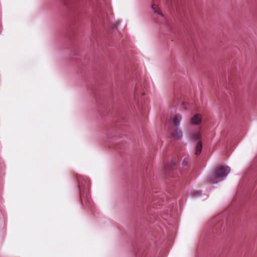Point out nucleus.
Segmentation results:
<instances>
[{
	"mask_svg": "<svg viewBox=\"0 0 257 257\" xmlns=\"http://www.w3.org/2000/svg\"><path fill=\"white\" fill-rule=\"evenodd\" d=\"M152 8L154 10V12L155 13H157V14L160 15L161 16H163V15L162 13V12H161V11L160 10V9L157 6H156L155 5H152Z\"/></svg>",
	"mask_w": 257,
	"mask_h": 257,
	"instance_id": "423d86ee",
	"label": "nucleus"
},
{
	"mask_svg": "<svg viewBox=\"0 0 257 257\" xmlns=\"http://www.w3.org/2000/svg\"><path fill=\"white\" fill-rule=\"evenodd\" d=\"M177 165V162H171L168 164V167L176 169Z\"/></svg>",
	"mask_w": 257,
	"mask_h": 257,
	"instance_id": "6e6552de",
	"label": "nucleus"
},
{
	"mask_svg": "<svg viewBox=\"0 0 257 257\" xmlns=\"http://www.w3.org/2000/svg\"><path fill=\"white\" fill-rule=\"evenodd\" d=\"M181 117L179 114H176L170 118L169 128L171 137L177 140H181L183 137V133L180 127Z\"/></svg>",
	"mask_w": 257,
	"mask_h": 257,
	"instance_id": "f257e3e1",
	"label": "nucleus"
},
{
	"mask_svg": "<svg viewBox=\"0 0 257 257\" xmlns=\"http://www.w3.org/2000/svg\"><path fill=\"white\" fill-rule=\"evenodd\" d=\"M202 120V116L200 114H195L193 117L191 119V122L195 125L199 124Z\"/></svg>",
	"mask_w": 257,
	"mask_h": 257,
	"instance_id": "20e7f679",
	"label": "nucleus"
},
{
	"mask_svg": "<svg viewBox=\"0 0 257 257\" xmlns=\"http://www.w3.org/2000/svg\"><path fill=\"white\" fill-rule=\"evenodd\" d=\"M192 195L193 197H197L201 195V192L195 191L192 193Z\"/></svg>",
	"mask_w": 257,
	"mask_h": 257,
	"instance_id": "1a4fd4ad",
	"label": "nucleus"
},
{
	"mask_svg": "<svg viewBox=\"0 0 257 257\" xmlns=\"http://www.w3.org/2000/svg\"><path fill=\"white\" fill-rule=\"evenodd\" d=\"M189 161H190V158L188 157L185 158L182 162V164H181L182 166L183 167H185L187 166L189 164Z\"/></svg>",
	"mask_w": 257,
	"mask_h": 257,
	"instance_id": "0eeeda50",
	"label": "nucleus"
},
{
	"mask_svg": "<svg viewBox=\"0 0 257 257\" xmlns=\"http://www.w3.org/2000/svg\"><path fill=\"white\" fill-rule=\"evenodd\" d=\"M230 172L228 166H219L213 172V176L209 179L212 183H217L224 180Z\"/></svg>",
	"mask_w": 257,
	"mask_h": 257,
	"instance_id": "f03ea898",
	"label": "nucleus"
},
{
	"mask_svg": "<svg viewBox=\"0 0 257 257\" xmlns=\"http://www.w3.org/2000/svg\"><path fill=\"white\" fill-rule=\"evenodd\" d=\"M202 143L201 141H198V144L196 146V152L195 154L197 155H199L202 151Z\"/></svg>",
	"mask_w": 257,
	"mask_h": 257,
	"instance_id": "39448f33",
	"label": "nucleus"
},
{
	"mask_svg": "<svg viewBox=\"0 0 257 257\" xmlns=\"http://www.w3.org/2000/svg\"><path fill=\"white\" fill-rule=\"evenodd\" d=\"M201 133L200 131L190 133L189 135V139L191 141H201Z\"/></svg>",
	"mask_w": 257,
	"mask_h": 257,
	"instance_id": "7ed1b4c3",
	"label": "nucleus"
}]
</instances>
